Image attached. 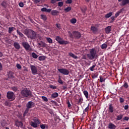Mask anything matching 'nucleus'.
Listing matches in <instances>:
<instances>
[{
  "label": "nucleus",
  "mask_w": 129,
  "mask_h": 129,
  "mask_svg": "<svg viewBox=\"0 0 129 129\" xmlns=\"http://www.w3.org/2000/svg\"><path fill=\"white\" fill-rule=\"evenodd\" d=\"M7 98L10 100V101H13L16 99V96L13 92H8L7 94Z\"/></svg>",
  "instance_id": "obj_5"
},
{
  "label": "nucleus",
  "mask_w": 129,
  "mask_h": 129,
  "mask_svg": "<svg viewBox=\"0 0 129 129\" xmlns=\"http://www.w3.org/2000/svg\"><path fill=\"white\" fill-rule=\"evenodd\" d=\"M97 50L95 48H92L90 49V52L87 54V56L85 55H83L82 59L84 60H87V58L89 60H94L97 58Z\"/></svg>",
  "instance_id": "obj_1"
},
{
  "label": "nucleus",
  "mask_w": 129,
  "mask_h": 129,
  "mask_svg": "<svg viewBox=\"0 0 129 129\" xmlns=\"http://www.w3.org/2000/svg\"><path fill=\"white\" fill-rule=\"evenodd\" d=\"M71 10H72L71 7H68L67 8L64 9V12H66V13H68V12H70V11H71Z\"/></svg>",
  "instance_id": "obj_33"
},
{
  "label": "nucleus",
  "mask_w": 129,
  "mask_h": 129,
  "mask_svg": "<svg viewBox=\"0 0 129 129\" xmlns=\"http://www.w3.org/2000/svg\"><path fill=\"white\" fill-rule=\"evenodd\" d=\"M49 88H51V89H56L57 88V87L53 85H50Z\"/></svg>",
  "instance_id": "obj_47"
},
{
  "label": "nucleus",
  "mask_w": 129,
  "mask_h": 129,
  "mask_svg": "<svg viewBox=\"0 0 129 129\" xmlns=\"http://www.w3.org/2000/svg\"><path fill=\"white\" fill-rule=\"evenodd\" d=\"M29 109L28 108H27L25 109L24 113L23 114L24 116H25V115H26L27 114V113H28V112H29Z\"/></svg>",
  "instance_id": "obj_46"
},
{
  "label": "nucleus",
  "mask_w": 129,
  "mask_h": 129,
  "mask_svg": "<svg viewBox=\"0 0 129 129\" xmlns=\"http://www.w3.org/2000/svg\"><path fill=\"white\" fill-rule=\"evenodd\" d=\"M91 31H92L93 33H96L97 32V28L95 26H91Z\"/></svg>",
  "instance_id": "obj_23"
},
{
  "label": "nucleus",
  "mask_w": 129,
  "mask_h": 129,
  "mask_svg": "<svg viewBox=\"0 0 129 129\" xmlns=\"http://www.w3.org/2000/svg\"><path fill=\"white\" fill-rule=\"evenodd\" d=\"M57 82H58V83H59L60 84H63V81H62L60 77L58 79Z\"/></svg>",
  "instance_id": "obj_50"
},
{
  "label": "nucleus",
  "mask_w": 129,
  "mask_h": 129,
  "mask_svg": "<svg viewBox=\"0 0 129 129\" xmlns=\"http://www.w3.org/2000/svg\"><path fill=\"white\" fill-rule=\"evenodd\" d=\"M69 55L71 57H72L73 58H74V59H77V58H78V56L75 55V54H74V53H73L72 52H70L69 53Z\"/></svg>",
  "instance_id": "obj_24"
},
{
  "label": "nucleus",
  "mask_w": 129,
  "mask_h": 129,
  "mask_svg": "<svg viewBox=\"0 0 129 129\" xmlns=\"http://www.w3.org/2000/svg\"><path fill=\"white\" fill-rule=\"evenodd\" d=\"M101 49H106L107 48V44L103 43L101 46Z\"/></svg>",
  "instance_id": "obj_38"
},
{
  "label": "nucleus",
  "mask_w": 129,
  "mask_h": 129,
  "mask_svg": "<svg viewBox=\"0 0 129 129\" xmlns=\"http://www.w3.org/2000/svg\"><path fill=\"white\" fill-rule=\"evenodd\" d=\"M92 78H93V79H95V78H97L98 76V73H96L93 75H92Z\"/></svg>",
  "instance_id": "obj_31"
},
{
  "label": "nucleus",
  "mask_w": 129,
  "mask_h": 129,
  "mask_svg": "<svg viewBox=\"0 0 129 129\" xmlns=\"http://www.w3.org/2000/svg\"><path fill=\"white\" fill-rule=\"evenodd\" d=\"M40 127L42 129H45L46 128V124H42L40 125Z\"/></svg>",
  "instance_id": "obj_52"
},
{
  "label": "nucleus",
  "mask_w": 129,
  "mask_h": 129,
  "mask_svg": "<svg viewBox=\"0 0 129 129\" xmlns=\"http://www.w3.org/2000/svg\"><path fill=\"white\" fill-rule=\"evenodd\" d=\"M21 94L23 97H29L32 96V92L27 88H24L21 92Z\"/></svg>",
  "instance_id": "obj_3"
},
{
  "label": "nucleus",
  "mask_w": 129,
  "mask_h": 129,
  "mask_svg": "<svg viewBox=\"0 0 129 129\" xmlns=\"http://www.w3.org/2000/svg\"><path fill=\"white\" fill-rule=\"evenodd\" d=\"M122 117H123V115L120 114L116 116V120H120L121 119H122Z\"/></svg>",
  "instance_id": "obj_22"
},
{
  "label": "nucleus",
  "mask_w": 129,
  "mask_h": 129,
  "mask_svg": "<svg viewBox=\"0 0 129 129\" xmlns=\"http://www.w3.org/2000/svg\"><path fill=\"white\" fill-rule=\"evenodd\" d=\"M105 31L106 34H110L111 31V26H109L105 28Z\"/></svg>",
  "instance_id": "obj_15"
},
{
  "label": "nucleus",
  "mask_w": 129,
  "mask_h": 129,
  "mask_svg": "<svg viewBox=\"0 0 129 129\" xmlns=\"http://www.w3.org/2000/svg\"><path fill=\"white\" fill-rule=\"evenodd\" d=\"M59 96V94L57 92H54L51 94V98H57Z\"/></svg>",
  "instance_id": "obj_19"
},
{
  "label": "nucleus",
  "mask_w": 129,
  "mask_h": 129,
  "mask_svg": "<svg viewBox=\"0 0 129 129\" xmlns=\"http://www.w3.org/2000/svg\"><path fill=\"white\" fill-rule=\"evenodd\" d=\"M108 128L110 129H115L116 128V126L114 125V124L112 122H110L108 124Z\"/></svg>",
  "instance_id": "obj_16"
},
{
  "label": "nucleus",
  "mask_w": 129,
  "mask_h": 129,
  "mask_svg": "<svg viewBox=\"0 0 129 129\" xmlns=\"http://www.w3.org/2000/svg\"><path fill=\"white\" fill-rule=\"evenodd\" d=\"M41 98L45 102H48V98L46 96H41Z\"/></svg>",
  "instance_id": "obj_39"
},
{
  "label": "nucleus",
  "mask_w": 129,
  "mask_h": 129,
  "mask_svg": "<svg viewBox=\"0 0 129 129\" xmlns=\"http://www.w3.org/2000/svg\"><path fill=\"white\" fill-rule=\"evenodd\" d=\"M16 67H17L18 69H22V66H21L20 64H19V63L17 64Z\"/></svg>",
  "instance_id": "obj_55"
},
{
  "label": "nucleus",
  "mask_w": 129,
  "mask_h": 129,
  "mask_svg": "<svg viewBox=\"0 0 129 129\" xmlns=\"http://www.w3.org/2000/svg\"><path fill=\"white\" fill-rule=\"evenodd\" d=\"M66 4H72V0H67L66 2Z\"/></svg>",
  "instance_id": "obj_56"
},
{
  "label": "nucleus",
  "mask_w": 129,
  "mask_h": 129,
  "mask_svg": "<svg viewBox=\"0 0 129 129\" xmlns=\"http://www.w3.org/2000/svg\"><path fill=\"white\" fill-rule=\"evenodd\" d=\"M32 120H33L34 122H36V123H38V124H39L40 123V121L39 120V119L34 118L32 119Z\"/></svg>",
  "instance_id": "obj_40"
},
{
  "label": "nucleus",
  "mask_w": 129,
  "mask_h": 129,
  "mask_svg": "<svg viewBox=\"0 0 129 129\" xmlns=\"http://www.w3.org/2000/svg\"><path fill=\"white\" fill-rule=\"evenodd\" d=\"M70 22L72 24H76L77 20L75 18H73L70 20Z\"/></svg>",
  "instance_id": "obj_41"
},
{
  "label": "nucleus",
  "mask_w": 129,
  "mask_h": 129,
  "mask_svg": "<svg viewBox=\"0 0 129 129\" xmlns=\"http://www.w3.org/2000/svg\"><path fill=\"white\" fill-rule=\"evenodd\" d=\"M41 12H46L47 8H43L42 9H41Z\"/></svg>",
  "instance_id": "obj_60"
},
{
  "label": "nucleus",
  "mask_w": 129,
  "mask_h": 129,
  "mask_svg": "<svg viewBox=\"0 0 129 129\" xmlns=\"http://www.w3.org/2000/svg\"><path fill=\"white\" fill-rule=\"evenodd\" d=\"M46 40L48 43H49V44H52L53 43V40L50 37H46Z\"/></svg>",
  "instance_id": "obj_32"
},
{
  "label": "nucleus",
  "mask_w": 129,
  "mask_h": 129,
  "mask_svg": "<svg viewBox=\"0 0 129 129\" xmlns=\"http://www.w3.org/2000/svg\"><path fill=\"white\" fill-rule=\"evenodd\" d=\"M88 110H89V104H88L87 107L83 110V114H85V112H87Z\"/></svg>",
  "instance_id": "obj_29"
},
{
  "label": "nucleus",
  "mask_w": 129,
  "mask_h": 129,
  "mask_svg": "<svg viewBox=\"0 0 129 129\" xmlns=\"http://www.w3.org/2000/svg\"><path fill=\"white\" fill-rule=\"evenodd\" d=\"M14 30H15V27H9V30H8L9 33L11 34V33L13 32V31H14Z\"/></svg>",
  "instance_id": "obj_30"
},
{
  "label": "nucleus",
  "mask_w": 129,
  "mask_h": 129,
  "mask_svg": "<svg viewBox=\"0 0 129 129\" xmlns=\"http://www.w3.org/2000/svg\"><path fill=\"white\" fill-rule=\"evenodd\" d=\"M35 106V103H34L32 101H29L26 104V107L27 108H32V107H34Z\"/></svg>",
  "instance_id": "obj_11"
},
{
  "label": "nucleus",
  "mask_w": 129,
  "mask_h": 129,
  "mask_svg": "<svg viewBox=\"0 0 129 129\" xmlns=\"http://www.w3.org/2000/svg\"><path fill=\"white\" fill-rule=\"evenodd\" d=\"M55 40L60 45H67L69 44V41L63 40V38H61L60 36H56Z\"/></svg>",
  "instance_id": "obj_4"
},
{
  "label": "nucleus",
  "mask_w": 129,
  "mask_h": 129,
  "mask_svg": "<svg viewBox=\"0 0 129 129\" xmlns=\"http://www.w3.org/2000/svg\"><path fill=\"white\" fill-rule=\"evenodd\" d=\"M67 104H68V107L69 108L71 107V104H70V101H69V100H68V101L67 102Z\"/></svg>",
  "instance_id": "obj_57"
},
{
  "label": "nucleus",
  "mask_w": 129,
  "mask_h": 129,
  "mask_svg": "<svg viewBox=\"0 0 129 129\" xmlns=\"http://www.w3.org/2000/svg\"><path fill=\"white\" fill-rule=\"evenodd\" d=\"M36 37H37V34L36 32L30 29L28 38H30V39H36Z\"/></svg>",
  "instance_id": "obj_8"
},
{
  "label": "nucleus",
  "mask_w": 129,
  "mask_h": 129,
  "mask_svg": "<svg viewBox=\"0 0 129 129\" xmlns=\"http://www.w3.org/2000/svg\"><path fill=\"white\" fill-rule=\"evenodd\" d=\"M83 92L86 98H87V99H88V95H89L88 91L85 90Z\"/></svg>",
  "instance_id": "obj_26"
},
{
  "label": "nucleus",
  "mask_w": 129,
  "mask_h": 129,
  "mask_svg": "<svg viewBox=\"0 0 129 129\" xmlns=\"http://www.w3.org/2000/svg\"><path fill=\"white\" fill-rule=\"evenodd\" d=\"M30 31H31V29H25L24 30L23 33L28 37Z\"/></svg>",
  "instance_id": "obj_21"
},
{
  "label": "nucleus",
  "mask_w": 129,
  "mask_h": 129,
  "mask_svg": "<svg viewBox=\"0 0 129 129\" xmlns=\"http://www.w3.org/2000/svg\"><path fill=\"white\" fill-rule=\"evenodd\" d=\"M33 2H34L35 4H39V3L41 2V0H33Z\"/></svg>",
  "instance_id": "obj_58"
},
{
  "label": "nucleus",
  "mask_w": 129,
  "mask_h": 129,
  "mask_svg": "<svg viewBox=\"0 0 129 129\" xmlns=\"http://www.w3.org/2000/svg\"><path fill=\"white\" fill-rule=\"evenodd\" d=\"M82 102H83V98H80L78 101V104H81L82 103Z\"/></svg>",
  "instance_id": "obj_42"
},
{
  "label": "nucleus",
  "mask_w": 129,
  "mask_h": 129,
  "mask_svg": "<svg viewBox=\"0 0 129 129\" xmlns=\"http://www.w3.org/2000/svg\"><path fill=\"white\" fill-rule=\"evenodd\" d=\"M51 13L52 16H57V15L59 14V11L57 10H52L51 11Z\"/></svg>",
  "instance_id": "obj_20"
},
{
  "label": "nucleus",
  "mask_w": 129,
  "mask_h": 129,
  "mask_svg": "<svg viewBox=\"0 0 129 129\" xmlns=\"http://www.w3.org/2000/svg\"><path fill=\"white\" fill-rule=\"evenodd\" d=\"M116 17H114V16H113L110 17V19L112 21H115Z\"/></svg>",
  "instance_id": "obj_61"
},
{
  "label": "nucleus",
  "mask_w": 129,
  "mask_h": 129,
  "mask_svg": "<svg viewBox=\"0 0 129 129\" xmlns=\"http://www.w3.org/2000/svg\"><path fill=\"white\" fill-rule=\"evenodd\" d=\"M119 101L120 103H123V102H124V99H123V98L121 97L119 98Z\"/></svg>",
  "instance_id": "obj_53"
},
{
  "label": "nucleus",
  "mask_w": 129,
  "mask_h": 129,
  "mask_svg": "<svg viewBox=\"0 0 129 129\" xmlns=\"http://www.w3.org/2000/svg\"><path fill=\"white\" fill-rule=\"evenodd\" d=\"M121 13V11L117 12L115 13L114 17L115 18H117V17H118V16H119V15H120Z\"/></svg>",
  "instance_id": "obj_44"
},
{
  "label": "nucleus",
  "mask_w": 129,
  "mask_h": 129,
  "mask_svg": "<svg viewBox=\"0 0 129 129\" xmlns=\"http://www.w3.org/2000/svg\"><path fill=\"white\" fill-rule=\"evenodd\" d=\"M41 18L42 20H43L44 21H47V16H46V15H41Z\"/></svg>",
  "instance_id": "obj_37"
},
{
  "label": "nucleus",
  "mask_w": 129,
  "mask_h": 129,
  "mask_svg": "<svg viewBox=\"0 0 129 129\" xmlns=\"http://www.w3.org/2000/svg\"><path fill=\"white\" fill-rule=\"evenodd\" d=\"M30 125L31 126H33V127H34L35 128H36V127H38V123H36L33 121H31L30 122Z\"/></svg>",
  "instance_id": "obj_17"
},
{
  "label": "nucleus",
  "mask_w": 129,
  "mask_h": 129,
  "mask_svg": "<svg viewBox=\"0 0 129 129\" xmlns=\"http://www.w3.org/2000/svg\"><path fill=\"white\" fill-rule=\"evenodd\" d=\"M46 59V56L43 55V56H40L38 57V59L39 60V61H44Z\"/></svg>",
  "instance_id": "obj_27"
},
{
  "label": "nucleus",
  "mask_w": 129,
  "mask_h": 129,
  "mask_svg": "<svg viewBox=\"0 0 129 129\" xmlns=\"http://www.w3.org/2000/svg\"><path fill=\"white\" fill-rule=\"evenodd\" d=\"M96 66V64L93 65L92 67H91L89 70H90V71H94V68H95V67Z\"/></svg>",
  "instance_id": "obj_43"
},
{
  "label": "nucleus",
  "mask_w": 129,
  "mask_h": 129,
  "mask_svg": "<svg viewBox=\"0 0 129 129\" xmlns=\"http://www.w3.org/2000/svg\"><path fill=\"white\" fill-rule=\"evenodd\" d=\"M30 69L33 75H37V74H38V69L36 66L31 65Z\"/></svg>",
  "instance_id": "obj_9"
},
{
  "label": "nucleus",
  "mask_w": 129,
  "mask_h": 129,
  "mask_svg": "<svg viewBox=\"0 0 129 129\" xmlns=\"http://www.w3.org/2000/svg\"><path fill=\"white\" fill-rule=\"evenodd\" d=\"M104 80H105L102 78V76H100V82H103Z\"/></svg>",
  "instance_id": "obj_54"
},
{
  "label": "nucleus",
  "mask_w": 129,
  "mask_h": 129,
  "mask_svg": "<svg viewBox=\"0 0 129 129\" xmlns=\"http://www.w3.org/2000/svg\"><path fill=\"white\" fill-rule=\"evenodd\" d=\"M22 45L26 50V51H32V48H31V45L29 44V43L27 42H23L22 43Z\"/></svg>",
  "instance_id": "obj_7"
},
{
  "label": "nucleus",
  "mask_w": 129,
  "mask_h": 129,
  "mask_svg": "<svg viewBox=\"0 0 129 129\" xmlns=\"http://www.w3.org/2000/svg\"><path fill=\"white\" fill-rule=\"evenodd\" d=\"M113 111H114V108H113V106H112V104H110L109 105L108 112L112 113Z\"/></svg>",
  "instance_id": "obj_14"
},
{
  "label": "nucleus",
  "mask_w": 129,
  "mask_h": 129,
  "mask_svg": "<svg viewBox=\"0 0 129 129\" xmlns=\"http://www.w3.org/2000/svg\"><path fill=\"white\" fill-rule=\"evenodd\" d=\"M69 36L71 39H76L78 40V39H80L81 38V33L77 31H74L72 33L70 31H68Z\"/></svg>",
  "instance_id": "obj_2"
},
{
  "label": "nucleus",
  "mask_w": 129,
  "mask_h": 129,
  "mask_svg": "<svg viewBox=\"0 0 129 129\" xmlns=\"http://www.w3.org/2000/svg\"><path fill=\"white\" fill-rule=\"evenodd\" d=\"M8 78L10 79H13L14 78V72L10 71L8 73Z\"/></svg>",
  "instance_id": "obj_18"
},
{
  "label": "nucleus",
  "mask_w": 129,
  "mask_h": 129,
  "mask_svg": "<svg viewBox=\"0 0 129 129\" xmlns=\"http://www.w3.org/2000/svg\"><path fill=\"white\" fill-rule=\"evenodd\" d=\"M17 34L20 36V37H21V38H23L24 37V34L22 33V32H20L19 30H17Z\"/></svg>",
  "instance_id": "obj_34"
},
{
  "label": "nucleus",
  "mask_w": 129,
  "mask_h": 129,
  "mask_svg": "<svg viewBox=\"0 0 129 129\" xmlns=\"http://www.w3.org/2000/svg\"><path fill=\"white\" fill-rule=\"evenodd\" d=\"M13 46H14L15 49H17V50H20V49H21V45H20V43L17 42L13 43Z\"/></svg>",
  "instance_id": "obj_13"
},
{
  "label": "nucleus",
  "mask_w": 129,
  "mask_h": 129,
  "mask_svg": "<svg viewBox=\"0 0 129 129\" xmlns=\"http://www.w3.org/2000/svg\"><path fill=\"white\" fill-rule=\"evenodd\" d=\"M1 6H2L3 8H5L6 9V8H7V2H6V1H3L1 3Z\"/></svg>",
  "instance_id": "obj_35"
},
{
  "label": "nucleus",
  "mask_w": 129,
  "mask_h": 129,
  "mask_svg": "<svg viewBox=\"0 0 129 129\" xmlns=\"http://www.w3.org/2000/svg\"><path fill=\"white\" fill-rule=\"evenodd\" d=\"M57 70L59 73L63 74V75H69V73H70L69 70H68L67 69H58Z\"/></svg>",
  "instance_id": "obj_6"
},
{
  "label": "nucleus",
  "mask_w": 129,
  "mask_h": 129,
  "mask_svg": "<svg viewBox=\"0 0 129 129\" xmlns=\"http://www.w3.org/2000/svg\"><path fill=\"white\" fill-rule=\"evenodd\" d=\"M5 105H6V106H8L9 107H11V106H12V104L11 103V102L6 101L5 102Z\"/></svg>",
  "instance_id": "obj_28"
},
{
  "label": "nucleus",
  "mask_w": 129,
  "mask_h": 129,
  "mask_svg": "<svg viewBox=\"0 0 129 129\" xmlns=\"http://www.w3.org/2000/svg\"><path fill=\"white\" fill-rule=\"evenodd\" d=\"M123 86L124 88H128V84L127 82L124 83Z\"/></svg>",
  "instance_id": "obj_48"
},
{
  "label": "nucleus",
  "mask_w": 129,
  "mask_h": 129,
  "mask_svg": "<svg viewBox=\"0 0 129 129\" xmlns=\"http://www.w3.org/2000/svg\"><path fill=\"white\" fill-rule=\"evenodd\" d=\"M12 90H13V91H15V92L18 91V88H17V87H12Z\"/></svg>",
  "instance_id": "obj_51"
},
{
  "label": "nucleus",
  "mask_w": 129,
  "mask_h": 129,
  "mask_svg": "<svg viewBox=\"0 0 129 129\" xmlns=\"http://www.w3.org/2000/svg\"><path fill=\"white\" fill-rule=\"evenodd\" d=\"M51 10L50 9H46V13H50L51 12Z\"/></svg>",
  "instance_id": "obj_64"
},
{
  "label": "nucleus",
  "mask_w": 129,
  "mask_h": 129,
  "mask_svg": "<svg viewBox=\"0 0 129 129\" xmlns=\"http://www.w3.org/2000/svg\"><path fill=\"white\" fill-rule=\"evenodd\" d=\"M119 2H121L120 6L124 7L126 5H129V0H118Z\"/></svg>",
  "instance_id": "obj_10"
},
{
  "label": "nucleus",
  "mask_w": 129,
  "mask_h": 129,
  "mask_svg": "<svg viewBox=\"0 0 129 129\" xmlns=\"http://www.w3.org/2000/svg\"><path fill=\"white\" fill-rule=\"evenodd\" d=\"M15 125L18 126V127H23V122L20 121L18 120L15 121Z\"/></svg>",
  "instance_id": "obj_12"
},
{
  "label": "nucleus",
  "mask_w": 129,
  "mask_h": 129,
  "mask_svg": "<svg viewBox=\"0 0 129 129\" xmlns=\"http://www.w3.org/2000/svg\"><path fill=\"white\" fill-rule=\"evenodd\" d=\"M123 120H128L129 119V117H126V116H125L124 117V118H123Z\"/></svg>",
  "instance_id": "obj_62"
},
{
  "label": "nucleus",
  "mask_w": 129,
  "mask_h": 129,
  "mask_svg": "<svg viewBox=\"0 0 129 129\" xmlns=\"http://www.w3.org/2000/svg\"><path fill=\"white\" fill-rule=\"evenodd\" d=\"M31 55L34 59H37V58H38V55H37V54H36L35 52H32Z\"/></svg>",
  "instance_id": "obj_36"
},
{
  "label": "nucleus",
  "mask_w": 129,
  "mask_h": 129,
  "mask_svg": "<svg viewBox=\"0 0 129 129\" xmlns=\"http://www.w3.org/2000/svg\"><path fill=\"white\" fill-rule=\"evenodd\" d=\"M63 5H64V3L63 2H60L58 3V7H63Z\"/></svg>",
  "instance_id": "obj_49"
},
{
  "label": "nucleus",
  "mask_w": 129,
  "mask_h": 129,
  "mask_svg": "<svg viewBox=\"0 0 129 129\" xmlns=\"http://www.w3.org/2000/svg\"><path fill=\"white\" fill-rule=\"evenodd\" d=\"M19 7H20V8H23L24 7V3L21 2L19 3Z\"/></svg>",
  "instance_id": "obj_59"
},
{
  "label": "nucleus",
  "mask_w": 129,
  "mask_h": 129,
  "mask_svg": "<svg viewBox=\"0 0 129 129\" xmlns=\"http://www.w3.org/2000/svg\"><path fill=\"white\" fill-rule=\"evenodd\" d=\"M111 16H112V12H109V13L105 15V18H106V19H108L109 18H110Z\"/></svg>",
  "instance_id": "obj_25"
},
{
  "label": "nucleus",
  "mask_w": 129,
  "mask_h": 129,
  "mask_svg": "<svg viewBox=\"0 0 129 129\" xmlns=\"http://www.w3.org/2000/svg\"><path fill=\"white\" fill-rule=\"evenodd\" d=\"M87 10V8H85L83 9H81V11L83 13V14H84V16H85V13L86 12V11Z\"/></svg>",
  "instance_id": "obj_45"
},
{
  "label": "nucleus",
  "mask_w": 129,
  "mask_h": 129,
  "mask_svg": "<svg viewBox=\"0 0 129 129\" xmlns=\"http://www.w3.org/2000/svg\"><path fill=\"white\" fill-rule=\"evenodd\" d=\"M2 70H3V64L2 62H0V71H2Z\"/></svg>",
  "instance_id": "obj_63"
}]
</instances>
